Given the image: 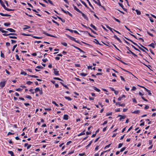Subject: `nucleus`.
I'll return each instance as SVG.
<instances>
[{"mask_svg":"<svg viewBox=\"0 0 156 156\" xmlns=\"http://www.w3.org/2000/svg\"><path fill=\"white\" fill-rule=\"evenodd\" d=\"M48 2L50 4H51V5H53V2H52L51 0H48Z\"/></svg>","mask_w":156,"mask_h":156,"instance_id":"obj_62","label":"nucleus"},{"mask_svg":"<svg viewBox=\"0 0 156 156\" xmlns=\"http://www.w3.org/2000/svg\"><path fill=\"white\" fill-rule=\"evenodd\" d=\"M6 30L11 32H16V30H15L12 28H8Z\"/></svg>","mask_w":156,"mask_h":156,"instance_id":"obj_10","label":"nucleus"},{"mask_svg":"<svg viewBox=\"0 0 156 156\" xmlns=\"http://www.w3.org/2000/svg\"><path fill=\"white\" fill-rule=\"evenodd\" d=\"M0 15L2 16H11L10 15H9L8 14H4L2 12H0Z\"/></svg>","mask_w":156,"mask_h":156,"instance_id":"obj_9","label":"nucleus"},{"mask_svg":"<svg viewBox=\"0 0 156 156\" xmlns=\"http://www.w3.org/2000/svg\"><path fill=\"white\" fill-rule=\"evenodd\" d=\"M147 34L149 35H150V36L152 37H154V35L152 34H151L148 31H147Z\"/></svg>","mask_w":156,"mask_h":156,"instance_id":"obj_49","label":"nucleus"},{"mask_svg":"<svg viewBox=\"0 0 156 156\" xmlns=\"http://www.w3.org/2000/svg\"><path fill=\"white\" fill-rule=\"evenodd\" d=\"M138 48L140 49L141 50H142V51H143L144 52H146V51L144 49H143V48H141V47H140V46H138Z\"/></svg>","mask_w":156,"mask_h":156,"instance_id":"obj_38","label":"nucleus"},{"mask_svg":"<svg viewBox=\"0 0 156 156\" xmlns=\"http://www.w3.org/2000/svg\"><path fill=\"white\" fill-rule=\"evenodd\" d=\"M88 2L89 5L93 9H94V8L93 7V6L91 4L90 2V1H89V0H86Z\"/></svg>","mask_w":156,"mask_h":156,"instance_id":"obj_36","label":"nucleus"},{"mask_svg":"<svg viewBox=\"0 0 156 156\" xmlns=\"http://www.w3.org/2000/svg\"><path fill=\"white\" fill-rule=\"evenodd\" d=\"M17 44H16L14 45L13 46V48H12V51H13L14 50V49L16 48V47H17Z\"/></svg>","mask_w":156,"mask_h":156,"instance_id":"obj_45","label":"nucleus"},{"mask_svg":"<svg viewBox=\"0 0 156 156\" xmlns=\"http://www.w3.org/2000/svg\"><path fill=\"white\" fill-rule=\"evenodd\" d=\"M61 44L62 45L64 46H66V47L67 46V44L66 43H63V42L62 43H61Z\"/></svg>","mask_w":156,"mask_h":156,"instance_id":"obj_47","label":"nucleus"},{"mask_svg":"<svg viewBox=\"0 0 156 156\" xmlns=\"http://www.w3.org/2000/svg\"><path fill=\"white\" fill-rule=\"evenodd\" d=\"M93 89L94 90L96 91L97 92H99L100 91V90L97 88L96 87L94 86L93 87Z\"/></svg>","mask_w":156,"mask_h":156,"instance_id":"obj_18","label":"nucleus"},{"mask_svg":"<svg viewBox=\"0 0 156 156\" xmlns=\"http://www.w3.org/2000/svg\"><path fill=\"white\" fill-rule=\"evenodd\" d=\"M90 26L91 27H92V28H93L95 30H97V28L94 25L92 24H90Z\"/></svg>","mask_w":156,"mask_h":156,"instance_id":"obj_19","label":"nucleus"},{"mask_svg":"<svg viewBox=\"0 0 156 156\" xmlns=\"http://www.w3.org/2000/svg\"><path fill=\"white\" fill-rule=\"evenodd\" d=\"M112 112H110V113H107L106 115V116H108V115H112Z\"/></svg>","mask_w":156,"mask_h":156,"instance_id":"obj_56","label":"nucleus"},{"mask_svg":"<svg viewBox=\"0 0 156 156\" xmlns=\"http://www.w3.org/2000/svg\"><path fill=\"white\" fill-rule=\"evenodd\" d=\"M10 23H4V25L6 26H9L10 25Z\"/></svg>","mask_w":156,"mask_h":156,"instance_id":"obj_33","label":"nucleus"},{"mask_svg":"<svg viewBox=\"0 0 156 156\" xmlns=\"http://www.w3.org/2000/svg\"><path fill=\"white\" fill-rule=\"evenodd\" d=\"M131 53L134 56L137 57V55L133 52H131Z\"/></svg>","mask_w":156,"mask_h":156,"instance_id":"obj_63","label":"nucleus"},{"mask_svg":"<svg viewBox=\"0 0 156 156\" xmlns=\"http://www.w3.org/2000/svg\"><path fill=\"white\" fill-rule=\"evenodd\" d=\"M52 103L54 104H55L56 106H57V107H58V104H57L54 101H53L52 102Z\"/></svg>","mask_w":156,"mask_h":156,"instance_id":"obj_48","label":"nucleus"},{"mask_svg":"<svg viewBox=\"0 0 156 156\" xmlns=\"http://www.w3.org/2000/svg\"><path fill=\"white\" fill-rule=\"evenodd\" d=\"M122 145L123 144L122 143H120L119 144L118 147V148H119L121 147Z\"/></svg>","mask_w":156,"mask_h":156,"instance_id":"obj_54","label":"nucleus"},{"mask_svg":"<svg viewBox=\"0 0 156 156\" xmlns=\"http://www.w3.org/2000/svg\"><path fill=\"white\" fill-rule=\"evenodd\" d=\"M22 90V89L19 88H18L16 89V90L17 91H21Z\"/></svg>","mask_w":156,"mask_h":156,"instance_id":"obj_57","label":"nucleus"},{"mask_svg":"<svg viewBox=\"0 0 156 156\" xmlns=\"http://www.w3.org/2000/svg\"><path fill=\"white\" fill-rule=\"evenodd\" d=\"M36 68L39 69H43V67L42 66H37Z\"/></svg>","mask_w":156,"mask_h":156,"instance_id":"obj_59","label":"nucleus"},{"mask_svg":"<svg viewBox=\"0 0 156 156\" xmlns=\"http://www.w3.org/2000/svg\"><path fill=\"white\" fill-rule=\"evenodd\" d=\"M80 1L86 7H87V5L84 2V1H83L81 0H80Z\"/></svg>","mask_w":156,"mask_h":156,"instance_id":"obj_27","label":"nucleus"},{"mask_svg":"<svg viewBox=\"0 0 156 156\" xmlns=\"http://www.w3.org/2000/svg\"><path fill=\"white\" fill-rule=\"evenodd\" d=\"M12 44L16 43V41L14 40H11Z\"/></svg>","mask_w":156,"mask_h":156,"instance_id":"obj_64","label":"nucleus"},{"mask_svg":"<svg viewBox=\"0 0 156 156\" xmlns=\"http://www.w3.org/2000/svg\"><path fill=\"white\" fill-rule=\"evenodd\" d=\"M115 105H119V106H122V107H124L125 106V105L124 104H121L119 102H117L116 103Z\"/></svg>","mask_w":156,"mask_h":156,"instance_id":"obj_8","label":"nucleus"},{"mask_svg":"<svg viewBox=\"0 0 156 156\" xmlns=\"http://www.w3.org/2000/svg\"><path fill=\"white\" fill-rule=\"evenodd\" d=\"M95 41H94V42L96 43L97 44H98L100 45H102V44H101L100 43H99L98 41L96 39H94Z\"/></svg>","mask_w":156,"mask_h":156,"instance_id":"obj_25","label":"nucleus"},{"mask_svg":"<svg viewBox=\"0 0 156 156\" xmlns=\"http://www.w3.org/2000/svg\"><path fill=\"white\" fill-rule=\"evenodd\" d=\"M74 9L76 11L79 12H81V11H80L78 9L76 6L73 5Z\"/></svg>","mask_w":156,"mask_h":156,"instance_id":"obj_13","label":"nucleus"},{"mask_svg":"<svg viewBox=\"0 0 156 156\" xmlns=\"http://www.w3.org/2000/svg\"><path fill=\"white\" fill-rule=\"evenodd\" d=\"M84 132H85V130L83 131V132H82L81 133L79 134L78 135V136H80L85 134V133H84Z\"/></svg>","mask_w":156,"mask_h":156,"instance_id":"obj_31","label":"nucleus"},{"mask_svg":"<svg viewBox=\"0 0 156 156\" xmlns=\"http://www.w3.org/2000/svg\"><path fill=\"white\" fill-rule=\"evenodd\" d=\"M53 70H54V74L56 75H59V72L58 71H57V69H53Z\"/></svg>","mask_w":156,"mask_h":156,"instance_id":"obj_5","label":"nucleus"},{"mask_svg":"<svg viewBox=\"0 0 156 156\" xmlns=\"http://www.w3.org/2000/svg\"><path fill=\"white\" fill-rule=\"evenodd\" d=\"M6 83V81H4V82H0V86L2 88L3 87Z\"/></svg>","mask_w":156,"mask_h":156,"instance_id":"obj_2","label":"nucleus"},{"mask_svg":"<svg viewBox=\"0 0 156 156\" xmlns=\"http://www.w3.org/2000/svg\"><path fill=\"white\" fill-rule=\"evenodd\" d=\"M43 34L48 36H51V34H48V33H47L46 32H43Z\"/></svg>","mask_w":156,"mask_h":156,"instance_id":"obj_37","label":"nucleus"},{"mask_svg":"<svg viewBox=\"0 0 156 156\" xmlns=\"http://www.w3.org/2000/svg\"><path fill=\"white\" fill-rule=\"evenodd\" d=\"M16 59H17L18 60H20V58L19 55H18L17 54H16Z\"/></svg>","mask_w":156,"mask_h":156,"instance_id":"obj_42","label":"nucleus"},{"mask_svg":"<svg viewBox=\"0 0 156 156\" xmlns=\"http://www.w3.org/2000/svg\"><path fill=\"white\" fill-rule=\"evenodd\" d=\"M68 116L67 115H64L63 117V119L64 120H68Z\"/></svg>","mask_w":156,"mask_h":156,"instance_id":"obj_17","label":"nucleus"},{"mask_svg":"<svg viewBox=\"0 0 156 156\" xmlns=\"http://www.w3.org/2000/svg\"><path fill=\"white\" fill-rule=\"evenodd\" d=\"M131 46L136 51H139V50L137 48H136V47H135L133 45H131Z\"/></svg>","mask_w":156,"mask_h":156,"instance_id":"obj_50","label":"nucleus"},{"mask_svg":"<svg viewBox=\"0 0 156 156\" xmlns=\"http://www.w3.org/2000/svg\"><path fill=\"white\" fill-rule=\"evenodd\" d=\"M56 16L58 18V19H60L62 21V22L64 23L65 22V20L62 19L61 17L58 16L57 15H56Z\"/></svg>","mask_w":156,"mask_h":156,"instance_id":"obj_22","label":"nucleus"},{"mask_svg":"<svg viewBox=\"0 0 156 156\" xmlns=\"http://www.w3.org/2000/svg\"><path fill=\"white\" fill-rule=\"evenodd\" d=\"M62 10L64 13H66V14H68L70 16H71V17H72V16H73L72 15L71 13H70L69 11H66L62 9Z\"/></svg>","mask_w":156,"mask_h":156,"instance_id":"obj_3","label":"nucleus"},{"mask_svg":"<svg viewBox=\"0 0 156 156\" xmlns=\"http://www.w3.org/2000/svg\"><path fill=\"white\" fill-rule=\"evenodd\" d=\"M80 13H81L82 14V16H83V17L86 20H88V19L87 17L86 16L85 14L84 13H83L81 11V12H80Z\"/></svg>","mask_w":156,"mask_h":156,"instance_id":"obj_4","label":"nucleus"},{"mask_svg":"<svg viewBox=\"0 0 156 156\" xmlns=\"http://www.w3.org/2000/svg\"><path fill=\"white\" fill-rule=\"evenodd\" d=\"M0 31H1L3 33H6L8 32V31L2 30L1 27H0Z\"/></svg>","mask_w":156,"mask_h":156,"instance_id":"obj_24","label":"nucleus"},{"mask_svg":"<svg viewBox=\"0 0 156 156\" xmlns=\"http://www.w3.org/2000/svg\"><path fill=\"white\" fill-rule=\"evenodd\" d=\"M135 11L136 12L137 15H140L141 13V12L140 11L138 10L137 9H136L135 10Z\"/></svg>","mask_w":156,"mask_h":156,"instance_id":"obj_26","label":"nucleus"},{"mask_svg":"<svg viewBox=\"0 0 156 156\" xmlns=\"http://www.w3.org/2000/svg\"><path fill=\"white\" fill-rule=\"evenodd\" d=\"M40 90L39 88H38V87L36 88L35 89V92L36 93L37 92H39V91H40Z\"/></svg>","mask_w":156,"mask_h":156,"instance_id":"obj_28","label":"nucleus"},{"mask_svg":"<svg viewBox=\"0 0 156 156\" xmlns=\"http://www.w3.org/2000/svg\"><path fill=\"white\" fill-rule=\"evenodd\" d=\"M140 112V111L139 110H136V111H134L132 112V113H135L139 114Z\"/></svg>","mask_w":156,"mask_h":156,"instance_id":"obj_21","label":"nucleus"},{"mask_svg":"<svg viewBox=\"0 0 156 156\" xmlns=\"http://www.w3.org/2000/svg\"><path fill=\"white\" fill-rule=\"evenodd\" d=\"M25 27L23 28V30H26L30 28V27L27 25H25L24 26Z\"/></svg>","mask_w":156,"mask_h":156,"instance_id":"obj_16","label":"nucleus"},{"mask_svg":"<svg viewBox=\"0 0 156 156\" xmlns=\"http://www.w3.org/2000/svg\"><path fill=\"white\" fill-rule=\"evenodd\" d=\"M53 79H54V80H58L61 81H63V80H62L61 79L58 77H54L53 78Z\"/></svg>","mask_w":156,"mask_h":156,"instance_id":"obj_32","label":"nucleus"},{"mask_svg":"<svg viewBox=\"0 0 156 156\" xmlns=\"http://www.w3.org/2000/svg\"><path fill=\"white\" fill-rule=\"evenodd\" d=\"M89 29L94 34H96V32L94 31L91 28L89 27Z\"/></svg>","mask_w":156,"mask_h":156,"instance_id":"obj_43","label":"nucleus"},{"mask_svg":"<svg viewBox=\"0 0 156 156\" xmlns=\"http://www.w3.org/2000/svg\"><path fill=\"white\" fill-rule=\"evenodd\" d=\"M118 4H119V5L122 8V9L125 11H126L127 10V9H125V8H124L123 7V5L119 3V2L118 3Z\"/></svg>","mask_w":156,"mask_h":156,"instance_id":"obj_12","label":"nucleus"},{"mask_svg":"<svg viewBox=\"0 0 156 156\" xmlns=\"http://www.w3.org/2000/svg\"><path fill=\"white\" fill-rule=\"evenodd\" d=\"M26 98H28L30 99H32L31 97L30 96H29V95H27L26 96Z\"/></svg>","mask_w":156,"mask_h":156,"instance_id":"obj_55","label":"nucleus"},{"mask_svg":"<svg viewBox=\"0 0 156 156\" xmlns=\"http://www.w3.org/2000/svg\"><path fill=\"white\" fill-rule=\"evenodd\" d=\"M92 141H91L90 142L89 144L87 145V146L86 147H89L90 145L92 143Z\"/></svg>","mask_w":156,"mask_h":156,"instance_id":"obj_61","label":"nucleus"},{"mask_svg":"<svg viewBox=\"0 0 156 156\" xmlns=\"http://www.w3.org/2000/svg\"><path fill=\"white\" fill-rule=\"evenodd\" d=\"M125 38L126 39L128 40V41H130L131 42L134 44L135 45H136L137 47H138V46H139V45H138V44L132 41L131 40H130V39H129V38H127L126 37H125Z\"/></svg>","mask_w":156,"mask_h":156,"instance_id":"obj_7","label":"nucleus"},{"mask_svg":"<svg viewBox=\"0 0 156 156\" xmlns=\"http://www.w3.org/2000/svg\"><path fill=\"white\" fill-rule=\"evenodd\" d=\"M0 3L1 5L4 8H5L6 7L5 5H4L3 2L2 0H0Z\"/></svg>","mask_w":156,"mask_h":156,"instance_id":"obj_14","label":"nucleus"},{"mask_svg":"<svg viewBox=\"0 0 156 156\" xmlns=\"http://www.w3.org/2000/svg\"><path fill=\"white\" fill-rule=\"evenodd\" d=\"M68 37L69 38L70 40H71L73 41H74L78 44H80L79 43V42L78 41L76 40L75 38H74V37H72L69 35H68Z\"/></svg>","mask_w":156,"mask_h":156,"instance_id":"obj_1","label":"nucleus"},{"mask_svg":"<svg viewBox=\"0 0 156 156\" xmlns=\"http://www.w3.org/2000/svg\"><path fill=\"white\" fill-rule=\"evenodd\" d=\"M114 37L115 39H116L120 43H122V41L121 40L119 37H118L116 35H114Z\"/></svg>","mask_w":156,"mask_h":156,"instance_id":"obj_11","label":"nucleus"},{"mask_svg":"<svg viewBox=\"0 0 156 156\" xmlns=\"http://www.w3.org/2000/svg\"><path fill=\"white\" fill-rule=\"evenodd\" d=\"M112 17L117 22H119V23L120 22V21L119 19H117L114 17Z\"/></svg>","mask_w":156,"mask_h":156,"instance_id":"obj_29","label":"nucleus"},{"mask_svg":"<svg viewBox=\"0 0 156 156\" xmlns=\"http://www.w3.org/2000/svg\"><path fill=\"white\" fill-rule=\"evenodd\" d=\"M9 37L11 38H13V39H16L17 38V37L15 36H9Z\"/></svg>","mask_w":156,"mask_h":156,"instance_id":"obj_46","label":"nucleus"},{"mask_svg":"<svg viewBox=\"0 0 156 156\" xmlns=\"http://www.w3.org/2000/svg\"><path fill=\"white\" fill-rule=\"evenodd\" d=\"M65 98H66V99L68 100L69 101H71L72 100V99L71 98H70L69 97L65 96Z\"/></svg>","mask_w":156,"mask_h":156,"instance_id":"obj_34","label":"nucleus"},{"mask_svg":"<svg viewBox=\"0 0 156 156\" xmlns=\"http://www.w3.org/2000/svg\"><path fill=\"white\" fill-rule=\"evenodd\" d=\"M98 1V2H97V3H96L97 4H98V5L101 6V5L100 3V1L99 0H97Z\"/></svg>","mask_w":156,"mask_h":156,"instance_id":"obj_53","label":"nucleus"},{"mask_svg":"<svg viewBox=\"0 0 156 156\" xmlns=\"http://www.w3.org/2000/svg\"><path fill=\"white\" fill-rule=\"evenodd\" d=\"M111 144H109L108 145L106 146L104 148V149H106V148H108L111 145Z\"/></svg>","mask_w":156,"mask_h":156,"instance_id":"obj_60","label":"nucleus"},{"mask_svg":"<svg viewBox=\"0 0 156 156\" xmlns=\"http://www.w3.org/2000/svg\"><path fill=\"white\" fill-rule=\"evenodd\" d=\"M33 83V82L30 81H28L26 83L28 84V85H30L31 84H32Z\"/></svg>","mask_w":156,"mask_h":156,"instance_id":"obj_44","label":"nucleus"},{"mask_svg":"<svg viewBox=\"0 0 156 156\" xmlns=\"http://www.w3.org/2000/svg\"><path fill=\"white\" fill-rule=\"evenodd\" d=\"M33 37L34 38H35L38 39H41L42 38V37H37V36H33Z\"/></svg>","mask_w":156,"mask_h":156,"instance_id":"obj_40","label":"nucleus"},{"mask_svg":"<svg viewBox=\"0 0 156 156\" xmlns=\"http://www.w3.org/2000/svg\"><path fill=\"white\" fill-rule=\"evenodd\" d=\"M126 147H123V148H122L120 150V151L121 152H122L123 151H124L125 150V149H126Z\"/></svg>","mask_w":156,"mask_h":156,"instance_id":"obj_51","label":"nucleus"},{"mask_svg":"<svg viewBox=\"0 0 156 156\" xmlns=\"http://www.w3.org/2000/svg\"><path fill=\"white\" fill-rule=\"evenodd\" d=\"M87 74L86 73H80V75H81V76H87Z\"/></svg>","mask_w":156,"mask_h":156,"instance_id":"obj_35","label":"nucleus"},{"mask_svg":"<svg viewBox=\"0 0 156 156\" xmlns=\"http://www.w3.org/2000/svg\"><path fill=\"white\" fill-rule=\"evenodd\" d=\"M52 21L54 23L56 24H57L58 26H59V24L57 22H56V21H55L54 20H52Z\"/></svg>","mask_w":156,"mask_h":156,"instance_id":"obj_52","label":"nucleus"},{"mask_svg":"<svg viewBox=\"0 0 156 156\" xmlns=\"http://www.w3.org/2000/svg\"><path fill=\"white\" fill-rule=\"evenodd\" d=\"M149 46L152 47L153 48H155L154 44L153 43H152L151 44H149Z\"/></svg>","mask_w":156,"mask_h":156,"instance_id":"obj_23","label":"nucleus"},{"mask_svg":"<svg viewBox=\"0 0 156 156\" xmlns=\"http://www.w3.org/2000/svg\"><path fill=\"white\" fill-rule=\"evenodd\" d=\"M72 46H73L76 49H77L78 50H79L80 52H83V53H85L84 51H83L82 49H80L78 47H77L76 46H74V45H72Z\"/></svg>","mask_w":156,"mask_h":156,"instance_id":"obj_6","label":"nucleus"},{"mask_svg":"<svg viewBox=\"0 0 156 156\" xmlns=\"http://www.w3.org/2000/svg\"><path fill=\"white\" fill-rule=\"evenodd\" d=\"M5 10L9 11H13L14 10V9H10L7 8L6 7H5V8H4Z\"/></svg>","mask_w":156,"mask_h":156,"instance_id":"obj_15","label":"nucleus"},{"mask_svg":"<svg viewBox=\"0 0 156 156\" xmlns=\"http://www.w3.org/2000/svg\"><path fill=\"white\" fill-rule=\"evenodd\" d=\"M28 75V76H30L31 77H34V78H38V76H35V75H29V74Z\"/></svg>","mask_w":156,"mask_h":156,"instance_id":"obj_39","label":"nucleus"},{"mask_svg":"<svg viewBox=\"0 0 156 156\" xmlns=\"http://www.w3.org/2000/svg\"><path fill=\"white\" fill-rule=\"evenodd\" d=\"M20 74H22V75H24L25 76L27 75V73L26 72H24V71L22 72Z\"/></svg>","mask_w":156,"mask_h":156,"instance_id":"obj_41","label":"nucleus"},{"mask_svg":"<svg viewBox=\"0 0 156 156\" xmlns=\"http://www.w3.org/2000/svg\"><path fill=\"white\" fill-rule=\"evenodd\" d=\"M1 57L4 58V55L1 51Z\"/></svg>","mask_w":156,"mask_h":156,"instance_id":"obj_58","label":"nucleus"},{"mask_svg":"<svg viewBox=\"0 0 156 156\" xmlns=\"http://www.w3.org/2000/svg\"><path fill=\"white\" fill-rule=\"evenodd\" d=\"M126 118V116L125 115H121V116L120 117L119 119L120 121L122 119H125Z\"/></svg>","mask_w":156,"mask_h":156,"instance_id":"obj_20","label":"nucleus"},{"mask_svg":"<svg viewBox=\"0 0 156 156\" xmlns=\"http://www.w3.org/2000/svg\"><path fill=\"white\" fill-rule=\"evenodd\" d=\"M8 153L10 154L11 156H13L14 155L13 154V153L12 151H8Z\"/></svg>","mask_w":156,"mask_h":156,"instance_id":"obj_30","label":"nucleus"}]
</instances>
